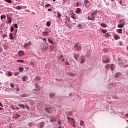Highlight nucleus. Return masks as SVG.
I'll list each match as a JSON object with an SVG mask.
<instances>
[{
	"label": "nucleus",
	"instance_id": "1",
	"mask_svg": "<svg viewBox=\"0 0 128 128\" xmlns=\"http://www.w3.org/2000/svg\"><path fill=\"white\" fill-rule=\"evenodd\" d=\"M67 118L68 120V122H70V124L74 128H76V120H74V119L70 116H68Z\"/></svg>",
	"mask_w": 128,
	"mask_h": 128
},
{
	"label": "nucleus",
	"instance_id": "2",
	"mask_svg": "<svg viewBox=\"0 0 128 128\" xmlns=\"http://www.w3.org/2000/svg\"><path fill=\"white\" fill-rule=\"evenodd\" d=\"M98 14V12L96 10L94 11L92 14L91 16H88V20H94L95 16Z\"/></svg>",
	"mask_w": 128,
	"mask_h": 128
},
{
	"label": "nucleus",
	"instance_id": "3",
	"mask_svg": "<svg viewBox=\"0 0 128 128\" xmlns=\"http://www.w3.org/2000/svg\"><path fill=\"white\" fill-rule=\"evenodd\" d=\"M48 48V42H44V44L40 45V48L42 50H46Z\"/></svg>",
	"mask_w": 128,
	"mask_h": 128
},
{
	"label": "nucleus",
	"instance_id": "4",
	"mask_svg": "<svg viewBox=\"0 0 128 128\" xmlns=\"http://www.w3.org/2000/svg\"><path fill=\"white\" fill-rule=\"evenodd\" d=\"M125 24H126V22L124 21V20H120V24L118 25V26L119 28H124Z\"/></svg>",
	"mask_w": 128,
	"mask_h": 128
},
{
	"label": "nucleus",
	"instance_id": "5",
	"mask_svg": "<svg viewBox=\"0 0 128 128\" xmlns=\"http://www.w3.org/2000/svg\"><path fill=\"white\" fill-rule=\"evenodd\" d=\"M84 6L86 8H90L92 6H90V1L88 0H86L84 2Z\"/></svg>",
	"mask_w": 128,
	"mask_h": 128
},
{
	"label": "nucleus",
	"instance_id": "6",
	"mask_svg": "<svg viewBox=\"0 0 128 128\" xmlns=\"http://www.w3.org/2000/svg\"><path fill=\"white\" fill-rule=\"evenodd\" d=\"M74 46V48H76V50H78V52H80V50H82V46H78V44H75Z\"/></svg>",
	"mask_w": 128,
	"mask_h": 128
},
{
	"label": "nucleus",
	"instance_id": "7",
	"mask_svg": "<svg viewBox=\"0 0 128 128\" xmlns=\"http://www.w3.org/2000/svg\"><path fill=\"white\" fill-rule=\"evenodd\" d=\"M50 110H52V107L45 108V110L47 112H48V114H50Z\"/></svg>",
	"mask_w": 128,
	"mask_h": 128
},
{
	"label": "nucleus",
	"instance_id": "8",
	"mask_svg": "<svg viewBox=\"0 0 128 128\" xmlns=\"http://www.w3.org/2000/svg\"><path fill=\"white\" fill-rule=\"evenodd\" d=\"M32 46V42H29L28 43H24L25 48H28V46Z\"/></svg>",
	"mask_w": 128,
	"mask_h": 128
},
{
	"label": "nucleus",
	"instance_id": "9",
	"mask_svg": "<svg viewBox=\"0 0 128 128\" xmlns=\"http://www.w3.org/2000/svg\"><path fill=\"white\" fill-rule=\"evenodd\" d=\"M18 54L20 56H24V51L22 50H20L19 51Z\"/></svg>",
	"mask_w": 128,
	"mask_h": 128
},
{
	"label": "nucleus",
	"instance_id": "10",
	"mask_svg": "<svg viewBox=\"0 0 128 128\" xmlns=\"http://www.w3.org/2000/svg\"><path fill=\"white\" fill-rule=\"evenodd\" d=\"M80 55L78 54H74V58L76 60H78V57Z\"/></svg>",
	"mask_w": 128,
	"mask_h": 128
},
{
	"label": "nucleus",
	"instance_id": "11",
	"mask_svg": "<svg viewBox=\"0 0 128 128\" xmlns=\"http://www.w3.org/2000/svg\"><path fill=\"white\" fill-rule=\"evenodd\" d=\"M50 52H54V46L53 45H51L50 46Z\"/></svg>",
	"mask_w": 128,
	"mask_h": 128
},
{
	"label": "nucleus",
	"instance_id": "12",
	"mask_svg": "<svg viewBox=\"0 0 128 128\" xmlns=\"http://www.w3.org/2000/svg\"><path fill=\"white\" fill-rule=\"evenodd\" d=\"M36 88H37V90L34 89V90H35L36 92H38V90H40V87H38V84L36 86Z\"/></svg>",
	"mask_w": 128,
	"mask_h": 128
},
{
	"label": "nucleus",
	"instance_id": "13",
	"mask_svg": "<svg viewBox=\"0 0 128 128\" xmlns=\"http://www.w3.org/2000/svg\"><path fill=\"white\" fill-rule=\"evenodd\" d=\"M119 64H121V66H128V64L125 65L120 60H119Z\"/></svg>",
	"mask_w": 128,
	"mask_h": 128
},
{
	"label": "nucleus",
	"instance_id": "14",
	"mask_svg": "<svg viewBox=\"0 0 128 128\" xmlns=\"http://www.w3.org/2000/svg\"><path fill=\"white\" fill-rule=\"evenodd\" d=\"M44 126V122H42L40 123V128H42Z\"/></svg>",
	"mask_w": 128,
	"mask_h": 128
},
{
	"label": "nucleus",
	"instance_id": "15",
	"mask_svg": "<svg viewBox=\"0 0 128 128\" xmlns=\"http://www.w3.org/2000/svg\"><path fill=\"white\" fill-rule=\"evenodd\" d=\"M120 76V72H117L115 74V78H118Z\"/></svg>",
	"mask_w": 128,
	"mask_h": 128
},
{
	"label": "nucleus",
	"instance_id": "16",
	"mask_svg": "<svg viewBox=\"0 0 128 128\" xmlns=\"http://www.w3.org/2000/svg\"><path fill=\"white\" fill-rule=\"evenodd\" d=\"M69 75L70 76H76V74H74V72H70L69 73Z\"/></svg>",
	"mask_w": 128,
	"mask_h": 128
},
{
	"label": "nucleus",
	"instance_id": "17",
	"mask_svg": "<svg viewBox=\"0 0 128 128\" xmlns=\"http://www.w3.org/2000/svg\"><path fill=\"white\" fill-rule=\"evenodd\" d=\"M48 34V32H43V36H47Z\"/></svg>",
	"mask_w": 128,
	"mask_h": 128
},
{
	"label": "nucleus",
	"instance_id": "18",
	"mask_svg": "<svg viewBox=\"0 0 128 128\" xmlns=\"http://www.w3.org/2000/svg\"><path fill=\"white\" fill-rule=\"evenodd\" d=\"M70 18H73V20H76V16H74V14H72V15L70 16Z\"/></svg>",
	"mask_w": 128,
	"mask_h": 128
},
{
	"label": "nucleus",
	"instance_id": "19",
	"mask_svg": "<svg viewBox=\"0 0 128 128\" xmlns=\"http://www.w3.org/2000/svg\"><path fill=\"white\" fill-rule=\"evenodd\" d=\"M20 115H19L18 114H16L14 115V118H20Z\"/></svg>",
	"mask_w": 128,
	"mask_h": 128
},
{
	"label": "nucleus",
	"instance_id": "20",
	"mask_svg": "<svg viewBox=\"0 0 128 128\" xmlns=\"http://www.w3.org/2000/svg\"><path fill=\"white\" fill-rule=\"evenodd\" d=\"M117 32L119 34H122V29H118Z\"/></svg>",
	"mask_w": 128,
	"mask_h": 128
},
{
	"label": "nucleus",
	"instance_id": "21",
	"mask_svg": "<svg viewBox=\"0 0 128 128\" xmlns=\"http://www.w3.org/2000/svg\"><path fill=\"white\" fill-rule=\"evenodd\" d=\"M58 18H60V16H62V14L60 13V12H57Z\"/></svg>",
	"mask_w": 128,
	"mask_h": 128
},
{
	"label": "nucleus",
	"instance_id": "22",
	"mask_svg": "<svg viewBox=\"0 0 128 128\" xmlns=\"http://www.w3.org/2000/svg\"><path fill=\"white\" fill-rule=\"evenodd\" d=\"M84 120H81L80 122V126H84Z\"/></svg>",
	"mask_w": 128,
	"mask_h": 128
},
{
	"label": "nucleus",
	"instance_id": "23",
	"mask_svg": "<svg viewBox=\"0 0 128 128\" xmlns=\"http://www.w3.org/2000/svg\"><path fill=\"white\" fill-rule=\"evenodd\" d=\"M56 118H52L50 120V122H56Z\"/></svg>",
	"mask_w": 128,
	"mask_h": 128
},
{
	"label": "nucleus",
	"instance_id": "24",
	"mask_svg": "<svg viewBox=\"0 0 128 128\" xmlns=\"http://www.w3.org/2000/svg\"><path fill=\"white\" fill-rule=\"evenodd\" d=\"M48 42H49L50 44H54V42H52V40H50V39H48Z\"/></svg>",
	"mask_w": 128,
	"mask_h": 128
},
{
	"label": "nucleus",
	"instance_id": "25",
	"mask_svg": "<svg viewBox=\"0 0 128 128\" xmlns=\"http://www.w3.org/2000/svg\"><path fill=\"white\" fill-rule=\"evenodd\" d=\"M10 40H14V37H12V33L10 34Z\"/></svg>",
	"mask_w": 128,
	"mask_h": 128
},
{
	"label": "nucleus",
	"instance_id": "26",
	"mask_svg": "<svg viewBox=\"0 0 128 128\" xmlns=\"http://www.w3.org/2000/svg\"><path fill=\"white\" fill-rule=\"evenodd\" d=\"M36 80H40V77L38 76H36Z\"/></svg>",
	"mask_w": 128,
	"mask_h": 128
},
{
	"label": "nucleus",
	"instance_id": "27",
	"mask_svg": "<svg viewBox=\"0 0 128 128\" xmlns=\"http://www.w3.org/2000/svg\"><path fill=\"white\" fill-rule=\"evenodd\" d=\"M101 26H102V28H106V24H102Z\"/></svg>",
	"mask_w": 128,
	"mask_h": 128
},
{
	"label": "nucleus",
	"instance_id": "28",
	"mask_svg": "<svg viewBox=\"0 0 128 128\" xmlns=\"http://www.w3.org/2000/svg\"><path fill=\"white\" fill-rule=\"evenodd\" d=\"M16 10H22V6H18L16 7Z\"/></svg>",
	"mask_w": 128,
	"mask_h": 128
},
{
	"label": "nucleus",
	"instance_id": "29",
	"mask_svg": "<svg viewBox=\"0 0 128 128\" xmlns=\"http://www.w3.org/2000/svg\"><path fill=\"white\" fill-rule=\"evenodd\" d=\"M26 76H24L22 78V82H26Z\"/></svg>",
	"mask_w": 128,
	"mask_h": 128
},
{
	"label": "nucleus",
	"instance_id": "30",
	"mask_svg": "<svg viewBox=\"0 0 128 128\" xmlns=\"http://www.w3.org/2000/svg\"><path fill=\"white\" fill-rule=\"evenodd\" d=\"M17 62H24V60H16Z\"/></svg>",
	"mask_w": 128,
	"mask_h": 128
},
{
	"label": "nucleus",
	"instance_id": "31",
	"mask_svg": "<svg viewBox=\"0 0 128 128\" xmlns=\"http://www.w3.org/2000/svg\"><path fill=\"white\" fill-rule=\"evenodd\" d=\"M78 12H80V8H77V10H76V14H78Z\"/></svg>",
	"mask_w": 128,
	"mask_h": 128
},
{
	"label": "nucleus",
	"instance_id": "32",
	"mask_svg": "<svg viewBox=\"0 0 128 128\" xmlns=\"http://www.w3.org/2000/svg\"><path fill=\"white\" fill-rule=\"evenodd\" d=\"M120 38V36H114V38H115V40H118V38Z\"/></svg>",
	"mask_w": 128,
	"mask_h": 128
},
{
	"label": "nucleus",
	"instance_id": "33",
	"mask_svg": "<svg viewBox=\"0 0 128 128\" xmlns=\"http://www.w3.org/2000/svg\"><path fill=\"white\" fill-rule=\"evenodd\" d=\"M19 70L20 71V72H24V68H22V67H20L19 68Z\"/></svg>",
	"mask_w": 128,
	"mask_h": 128
},
{
	"label": "nucleus",
	"instance_id": "34",
	"mask_svg": "<svg viewBox=\"0 0 128 128\" xmlns=\"http://www.w3.org/2000/svg\"><path fill=\"white\" fill-rule=\"evenodd\" d=\"M82 6V4L80 3L77 2L76 4V6Z\"/></svg>",
	"mask_w": 128,
	"mask_h": 128
},
{
	"label": "nucleus",
	"instance_id": "35",
	"mask_svg": "<svg viewBox=\"0 0 128 128\" xmlns=\"http://www.w3.org/2000/svg\"><path fill=\"white\" fill-rule=\"evenodd\" d=\"M0 18H1V20H2V18H6V16L5 15H2L1 16H0Z\"/></svg>",
	"mask_w": 128,
	"mask_h": 128
},
{
	"label": "nucleus",
	"instance_id": "36",
	"mask_svg": "<svg viewBox=\"0 0 128 128\" xmlns=\"http://www.w3.org/2000/svg\"><path fill=\"white\" fill-rule=\"evenodd\" d=\"M20 96L22 98H26V94H22L20 95Z\"/></svg>",
	"mask_w": 128,
	"mask_h": 128
},
{
	"label": "nucleus",
	"instance_id": "37",
	"mask_svg": "<svg viewBox=\"0 0 128 128\" xmlns=\"http://www.w3.org/2000/svg\"><path fill=\"white\" fill-rule=\"evenodd\" d=\"M105 36H106V38H109V37H110V34L106 33V34H105Z\"/></svg>",
	"mask_w": 128,
	"mask_h": 128
},
{
	"label": "nucleus",
	"instance_id": "38",
	"mask_svg": "<svg viewBox=\"0 0 128 128\" xmlns=\"http://www.w3.org/2000/svg\"><path fill=\"white\" fill-rule=\"evenodd\" d=\"M46 26H50V22H47Z\"/></svg>",
	"mask_w": 128,
	"mask_h": 128
},
{
	"label": "nucleus",
	"instance_id": "39",
	"mask_svg": "<svg viewBox=\"0 0 128 128\" xmlns=\"http://www.w3.org/2000/svg\"><path fill=\"white\" fill-rule=\"evenodd\" d=\"M18 106H22V108H23L24 109L25 108H24V104H20L18 105Z\"/></svg>",
	"mask_w": 128,
	"mask_h": 128
},
{
	"label": "nucleus",
	"instance_id": "40",
	"mask_svg": "<svg viewBox=\"0 0 128 128\" xmlns=\"http://www.w3.org/2000/svg\"><path fill=\"white\" fill-rule=\"evenodd\" d=\"M84 58H82V60L80 62V64H84Z\"/></svg>",
	"mask_w": 128,
	"mask_h": 128
},
{
	"label": "nucleus",
	"instance_id": "41",
	"mask_svg": "<svg viewBox=\"0 0 128 128\" xmlns=\"http://www.w3.org/2000/svg\"><path fill=\"white\" fill-rule=\"evenodd\" d=\"M14 28L12 26H11V30H10L11 32H14Z\"/></svg>",
	"mask_w": 128,
	"mask_h": 128
},
{
	"label": "nucleus",
	"instance_id": "42",
	"mask_svg": "<svg viewBox=\"0 0 128 128\" xmlns=\"http://www.w3.org/2000/svg\"><path fill=\"white\" fill-rule=\"evenodd\" d=\"M105 68H110V64H108L106 65V66H105Z\"/></svg>",
	"mask_w": 128,
	"mask_h": 128
},
{
	"label": "nucleus",
	"instance_id": "43",
	"mask_svg": "<svg viewBox=\"0 0 128 128\" xmlns=\"http://www.w3.org/2000/svg\"><path fill=\"white\" fill-rule=\"evenodd\" d=\"M42 40L43 42H46V38H43Z\"/></svg>",
	"mask_w": 128,
	"mask_h": 128
},
{
	"label": "nucleus",
	"instance_id": "44",
	"mask_svg": "<svg viewBox=\"0 0 128 128\" xmlns=\"http://www.w3.org/2000/svg\"><path fill=\"white\" fill-rule=\"evenodd\" d=\"M9 4H12V1L10 0H5Z\"/></svg>",
	"mask_w": 128,
	"mask_h": 128
},
{
	"label": "nucleus",
	"instance_id": "45",
	"mask_svg": "<svg viewBox=\"0 0 128 128\" xmlns=\"http://www.w3.org/2000/svg\"><path fill=\"white\" fill-rule=\"evenodd\" d=\"M112 66H114V64H112V66H110L111 70H114V68Z\"/></svg>",
	"mask_w": 128,
	"mask_h": 128
},
{
	"label": "nucleus",
	"instance_id": "46",
	"mask_svg": "<svg viewBox=\"0 0 128 128\" xmlns=\"http://www.w3.org/2000/svg\"><path fill=\"white\" fill-rule=\"evenodd\" d=\"M8 75L10 76H12V73H10V72H8Z\"/></svg>",
	"mask_w": 128,
	"mask_h": 128
},
{
	"label": "nucleus",
	"instance_id": "47",
	"mask_svg": "<svg viewBox=\"0 0 128 128\" xmlns=\"http://www.w3.org/2000/svg\"><path fill=\"white\" fill-rule=\"evenodd\" d=\"M54 94H52V93H51V94H50V96H52V97H54Z\"/></svg>",
	"mask_w": 128,
	"mask_h": 128
},
{
	"label": "nucleus",
	"instance_id": "48",
	"mask_svg": "<svg viewBox=\"0 0 128 128\" xmlns=\"http://www.w3.org/2000/svg\"><path fill=\"white\" fill-rule=\"evenodd\" d=\"M10 86L11 88H14V84H10Z\"/></svg>",
	"mask_w": 128,
	"mask_h": 128
},
{
	"label": "nucleus",
	"instance_id": "49",
	"mask_svg": "<svg viewBox=\"0 0 128 128\" xmlns=\"http://www.w3.org/2000/svg\"><path fill=\"white\" fill-rule=\"evenodd\" d=\"M19 74L18 72H16L14 74V76H18Z\"/></svg>",
	"mask_w": 128,
	"mask_h": 128
},
{
	"label": "nucleus",
	"instance_id": "50",
	"mask_svg": "<svg viewBox=\"0 0 128 128\" xmlns=\"http://www.w3.org/2000/svg\"><path fill=\"white\" fill-rule=\"evenodd\" d=\"M65 64L66 66H70V63L68 62H65Z\"/></svg>",
	"mask_w": 128,
	"mask_h": 128
},
{
	"label": "nucleus",
	"instance_id": "51",
	"mask_svg": "<svg viewBox=\"0 0 128 128\" xmlns=\"http://www.w3.org/2000/svg\"><path fill=\"white\" fill-rule=\"evenodd\" d=\"M82 24H78V28H82Z\"/></svg>",
	"mask_w": 128,
	"mask_h": 128
},
{
	"label": "nucleus",
	"instance_id": "52",
	"mask_svg": "<svg viewBox=\"0 0 128 128\" xmlns=\"http://www.w3.org/2000/svg\"><path fill=\"white\" fill-rule=\"evenodd\" d=\"M58 124L60 126V124H62V122L58 120Z\"/></svg>",
	"mask_w": 128,
	"mask_h": 128
},
{
	"label": "nucleus",
	"instance_id": "53",
	"mask_svg": "<svg viewBox=\"0 0 128 128\" xmlns=\"http://www.w3.org/2000/svg\"><path fill=\"white\" fill-rule=\"evenodd\" d=\"M14 28H18V24H15L14 25Z\"/></svg>",
	"mask_w": 128,
	"mask_h": 128
},
{
	"label": "nucleus",
	"instance_id": "54",
	"mask_svg": "<svg viewBox=\"0 0 128 128\" xmlns=\"http://www.w3.org/2000/svg\"><path fill=\"white\" fill-rule=\"evenodd\" d=\"M7 18L8 20H12V18H10V16H8Z\"/></svg>",
	"mask_w": 128,
	"mask_h": 128
},
{
	"label": "nucleus",
	"instance_id": "55",
	"mask_svg": "<svg viewBox=\"0 0 128 128\" xmlns=\"http://www.w3.org/2000/svg\"><path fill=\"white\" fill-rule=\"evenodd\" d=\"M106 62H108H108H110V59L109 58H107L106 60Z\"/></svg>",
	"mask_w": 128,
	"mask_h": 128
},
{
	"label": "nucleus",
	"instance_id": "56",
	"mask_svg": "<svg viewBox=\"0 0 128 128\" xmlns=\"http://www.w3.org/2000/svg\"><path fill=\"white\" fill-rule=\"evenodd\" d=\"M102 32L103 34H106V30H102Z\"/></svg>",
	"mask_w": 128,
	"mask_h": 128
},
{
	"label": "nucleus",
	"instance_id": "57",
	"mask_svg": "<svg viewBox=\"0 0 128 128\" xmlns=\"http://www.w3.org/2000/svg\"><path fill=\"white\" fill-rule=\"evenodd\" d=\"M50 6V4H47L46 5V8H48V6Z\"/></svg>",
	"mask_w": 128,
	"mask_h": 128
},
{
	"label": "nucleus",
	"instance_id": "58",
	"mask_svg": "<svg viewBox=\"0 0 128 128\" xmlns=\"http://www.w3.org/2000/svg\"><path fill=\"white\" fill-rule=\"evenodd\" d=\"M8 24H12V20H8Z\"/></svg>",
	"mask_w": 128,
	"mask_h": 128
},
{
	"label": "nucleus",
	"instance_id": "59",
	"mask_svg": "<svg viewBox=\"0 0 128 128\" xmlns=\"http://www.w3.org/2000/svg\"><path fill=\"white\" fill-rule=\"evenodd\" d=\"M14 32L15 34H16V32H18V29L15 30L14 31Z\"/></svg>",
	"mask_w": 128,
	"mask_h": 128
},
{
	"label": "nucleus",
	"instance_id": "60",
	"mask_svg": "<svg viewBox=\"0 0 128 128\" xmlns=\"http://www.w3.org/2000/svg\"><path fill=\"white\" fill-rule=\"evenodd\" d=\"M16 92H20V89L19 88H17L16 90Z\"/></svg>",
	"mask_w": 128,
	"mask_h": 128
},
{
	"label": "nucleus",
	"instance_id": "61",
	"mask_svg": "<svg viewBox=\"0 0 128 128\" xmlns=\"http://www.w3.org/2000/svg\"><path fill=\"white\" fill-rule=\"evenodd\" d=\"M126 118H128V113L126 114Z\"/></svg>",
	"mask_w": 128,
	"mask_h": 128
},
{
	"label": "nucleus",
	"instance_id": "62",
	"mask_svg": "<svg viewBox=\"0 0 128 128\" xmlns=\"http://www.w3.org/2000/svg\"><path fill=\"white\" fill-rule=\"evenodd\" d=\"M0 106H2V107H3L4 106L2 104V103H0Z\"/></svg>",
	"mask_w": 128,
	"mask_h": 128
},
{
	"label": "nucleus",
	"instance_id": "63",
	"mask_svg": "<svg viewBox=\"0 0 128 128\" xmlns=\"http://www.w3.org/2000/svg\"><path fill=\"white\" fill-rule=\"evenodd\" d=\"M50 10H52V9H50V8H49V9L48 10V12H50Z\"/></svg>",
	"mask_w": 128,
	"mask_h": 128
},
{
	"label": "nucleus",
	"instance_id": "64",
	"mask_svg": "<svg viewBox=\"0 0 128 128\" xmlns=\"http://www.w3.org/2000/svg\"><path fill=\"white\" fill-rule=\"evenodd\" d=\"M62 62H64V58H62Z\"/></svg>",
	"mask_w": 128,
	"mask_h": 128
}]
</instances>
